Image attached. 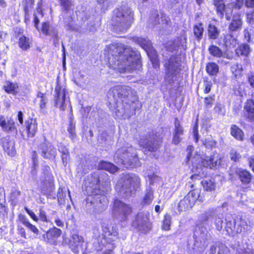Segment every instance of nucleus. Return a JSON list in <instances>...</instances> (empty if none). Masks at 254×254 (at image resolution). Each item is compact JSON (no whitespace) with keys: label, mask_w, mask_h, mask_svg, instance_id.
I'll return each mask as SVG.
<instances>
[{"label":"nucleus","mask_w":254,"mask_h":254,"mask_svg":"<svg viewBox=\"0 0 254 254\" xmlns=\"http://www.w3.org/2000/svg\"><path fill=\"white\" fill-rule=\"evenodd\" d=\"M251 52V49L248 44L240 45L236 50V54L239 56H248Z\"/></svg>","instance_id":"58836bf2"},{"label":"nucleus","mask_w":254,"mask_h":254,"mask_svg":"<svg viewBox=\"0 0 254 254\" xmlns=\"http://www.w3.org/2000/svg\"><path fill=\"white\" fill-rule=\"evenodd\" d=\"M19 219L20 221L26 227L29 223L26 216L21 214L19 215Z\"/></svg>","instance_id":"69168bd1"},{"label":"nucleus","mask_w":254,"mask_h":254,"mask_svg":"<svg viewBox=\"0 0 254 254\" xmlns=\"http://www.w3.org/2000/svg\"><path fill=\"white\" fill-rule=\"evenodd\" d=\"M132 226L143 233L148 232L151 229L147 214L142 212L138 213L132 222Z\"/></svg>","instance_id":"9b49d317"},{"label":"nucleus","mask_w":254,"mask_h":254,"mask_svg":"<svg viewBox=\"0 0 254 254\" xmlns=\"http://www.w3.org/2000/svg\"><path fill=\"white\" fill-rule=\"evenodd\" d=\"M106 55L109 67L120 73L139 69L141 64L137 53L120 43H113L106 47Z\"/></svg>","instance_id":"f257e3e1"},{"label":"nucleus","mask_w":254,"mask_h":254,"mask_svg":"<svg viewBox=\"0 0 254 254\" xmlns=\"http://www.w3.org/2000/svg\"><path fill=\"white\" fill-rule=\"evenodd\" d=\"M153 198V190L152 188H148L146 190V192L143 198L142 203L144 204H149L152 202Z\"/></svg>","instance_id":"37998d69"},{"label":"nucleus","mask_w":254,"mask_h":254,"mask_svg":"<svg viewBox=\"0 0 254 254\" xmlns=\"http://www.w3.org/2000/svg\"><path fill=\"white\" fill-rule=\"evenodd\" d=\"M0 126L4 131L17 133V130L13 120L9 119L6 121L3 117H0Z\"/></svg>","instance_id":"6ab92c4d"},{"label":"nucleus","mask_w":254,"mask_h":254,"mask_svg":"<svg viewBox=\"0 0 254 254\" xmlns=\"http://www.w3.org/2000/svg\"><path fill=\"white\" fill-rule=\"evenodd\" d=\"M207 72L211 75H216L219 71L218 65L214 63H208L206 67Z\"/></svg>","instance_id":"de8ad7c7"},{"label":"nucleus","mask_w":254,"mask_h":254,"mask_svg":"<svg viewBox=\"0 0 254 254\" xmlns=\"http://www.w3.org/2000/svg\"><path fill=\"white\" fill-rule=\"evenodd\" d=\"M214 4L216 7L218 15L220 18H222L225 8V5L223 0H214Z\"/></svg>","instance_id":"2f4dec72"},{"label":"nucleus","mask_w":254,"mask_h":254,"mask_svg":"<svg viewBox=\"0 0 254 254\" xmlns=\"http://www.w3.org/2000/svg\"><path fill=\"white\" fill-rule=\"evenodd\" d=\"M167 19L168 17L166 15L162 14L160 21L158 11L154 10L152 12L151 15L149 18V26L153 28L154 26L160 24L161 22L162 24H167L168 21Z\"/></svg>","instance_id":"f3484780"},{"label":"nucleus","mask_w":254,"mask_h":254,"mask_svg":"<svg viewBox=\"0 0 254 254\" xmlns=\"http://www.w3.org/2000/svg\"><path fill=\"white\" fill-rule=\"evenodd\" d=\"M61 5L65 10L68 9L72 4L70 0H60Z\"/></svg>","instance_id":"bf43d9fd"},{"label":"nucleus","mask_w":254,"mask_h":254,"mask_svg":"<svg viewBox=\"0 0 254 254\" xmlns=\"http://www.w3.org/2000/svg\"><path fill=\"white\" fill-rule=\"evenodd\" d=\"M201 141L206 148H208L215 147L216 145V141L212 137H209L205 140H202Z\"/></svg>","instance_id":"8fccbe9b"},{"label":"nucleus","mask_w":254,"mask_h":254,"mask_svg":"<svg viewBox=\"0 0 254 254\" xmlns=\"http://www.w3.org/2000/svg\"><path fill=\"white\" fill-rule=\"evenodd\" d=\"M41 155L46 159H54L57 155L56 148L50 142H44L39 146Z\"/></svg>","instance_id":"ddd939ff"},{"label":"nucleus","mask_w":254,"mask_h":254,"mask_svg":"<svg viewBox=\"0 0 254 254\" xmlns=\"http://www.w3.org/2000/svg\"><path fill=\"white\" fill-rule=\"evenodd\" d=\"M237 254H254V251L248 248L245 250L241 249L239 250Z\"/></svg>","instance_id":"0e129e2a"},{"label":"nucleus","mask_w":254,"mask_h":254,"mask_svg":"<svg viewBox=\"0 0 254 254\" xmlns=\"http://www.w3.org/2000/svg\"><path fill=\"white\" fill-rule=\"evenodd\" d=\"M200 190L199 189H194L190 191L187 195L188 197H192L196 201L198 200L200 202L203 201V198L200 195Z\"/></svg>","instance_id":"a18cd8bd"},{"label":"nucleus","mask_w":254,"mask_h":254,"mask_svg":"<svg viewBox=\"0 0 254 254\" xmlns=\"http://www.w3.org/2000/svg\"><path fill=\"white\" fill-rule=\"evenodd\" d=\"M62 234V230L56 227H54L50 229L46 234V237H44L45 241L51 244H54L56 240Z\"/></svg>","instance_id":"4be33fe9"},{"label":"nucleus","mask_w":254,"mask_h":254,"mask_svg":"<svg viewBox=\"0 0 254 254\" xmlns=\"http://www.w3.org/2000/svg\"><path fill=\"white\" fill-rule=\"evenodd\" d=\"M171 224V217L168 214H166L164 216V220L163 221L162 228L163 230L167 231L170 229Z\"/></svg>","instance_id":"3c124183"},{"label":"nucleus","mask_w":254,"mask_h":254,"mask_svg":"<svg viewBox=\"0 0 254 254\" xmlns=\"http://www.w3.org/2000/svg\"><path fill=\"white\" fill-rule=\"evenodd\" d=\"M114 159L117 163L127 165L130 167L140 166L136 149L128 143L123 144L116 151Z\"/></svg>","instance_id":"39448f33"},{"label":"nucleus","mask_w":254,"mask_h":254,"mask_svg":"<svg viewBox=\"0 0 254 254\" xmlns=\"http://www.w3.org/2000/svg\"><path fill=\"white\" fill-rule=\"evenodd\" d=\"M131 208L122 201L116 199L113 208V215L120 221H126L131 213Z\"/></svg>","instance_id":"1a4fd4ad"},{"label":"nucleus","mask_w":254,"mask_h":254,"mask_svg":"<svg viewBox=\"0 0 254 254\" xmlns=\"http://www.w3.org/2000/svg\"><path fill=\"white\" fill-rule=\"evenodd\" d=\"M41 32L45 35H50L58 40V32L55 27L50 25L49 22H44L42 24Z\"/></svg>","instance_id":"5701e85b"},{"label":"nucleus","mask_w":254,"mask_h":254,"mask_svg":"<svg viewBox=\"0 0 254 254\" xmlns=\"http://www.w3.org/2000/svg\"><path fill=\"white\" fill-rule=\"evenodd\" d=\"M135 41L145 51L152 47L151 43L147 38L137 37L135 38Z\"/></svg>","instance_id":"c9c22d12"},{"label":"nucleus","mask_w":254,"mask_h":254,"mask_svg":"<svg viewBox=\"0 0 254 254\" xmlns=\"http://www.w3.org/2000/svg\"><path fill=\"white\" fill-rule=\"evenodd\" d=\"M98 168L107 170L111 173H114L118 170V168L113 164L104 161L99 163Z\"/></svg>","instance_id":"7c9ffc66"},{"label":"nucleus","mask_w":254,"mask_h":254,"mask_svg":"<svg viewBox=\"0 0 254 254\" xmlns=\"http://www.w3.org/2000/svg\"><path fill=\"white\" fill-rule=\"evenodd\" d=\"M201 184L205 191H212L215 190L216 184L213 180L206 179L203 180Z\"/></svg>","instance_id":"f704fd0d"},{"label":"nucleus","mask_w":254,"mask_h":254,"mask_svg":"<svg viewBox=\"0 0 254 254\" xmlns=\"http://www.w3.org/2000/svg\"><path fill=\"white\" fill-rule=\"evenodd\" d=\"M245 109L248 112V117L252 121H254V99L253 101L252 105L249 106L247 105Z\"/></svg>","instance_id":"864d4df0"},{"label":"nucleus","mask_w":254,"mask_h":254,"mask_svg":"<svg viewBox=\"0 0 254 254\" xmlns=\"http://www.w3.org/2000/svg\"><path fill=\"white\" fill-rule=\"evenodd\" d=\"M243 70L242 65L238 63L233 64L231 67V71L236 78L242 75Z\"/></svg>","instance_id":"c03bdc74"},{"label":"nucleus","mask_w":254,"mask_h":254,"mask_svg":"<svg viewBox=\"0 0 254 254\" xmlns=\"http://www.w3.org/2000/svg\"><path fill=\"white\" fill-rule=\"evenodd\" d=\"M48 179H46L43 182L42 187V191L44 193H46L51 191L53 188V184L52 179L50 176H48Z\"/></svg>","instance_id":"e433bc0d"},{"label":"nucleus","mask_w":254,"mask_h":254,"mask_svg":"<svg viewBox=\"0 0 254 254\" xmlns=\"http://www.w3.org/2000/svg\"><path fill=\"white\" fill-rule=\"evenodd\" d=\"M61 157L64 166H66L69 159V153L68 152L65 153V154H62Z\"/></svg>","instance_id":"338daca9"},{"label":"nucleus","mask_w":254,"mask_h":254,"mask_svg":"<svg viewBox=\"0 0 254 254\" xmlns=\"http://www.w3.org/2000/svg\"><path fill=\"white\" fill-rule=\"evenodd\" d=\"M214 212L213 211L208 210L202 213L199 216L200 220L203 223L209 221L211 219H213Z\"/></svg>","instance_id":"09e8293b"},{"label":"nucleus","mask_w":254,"mask_h":254,"mask_svg":"<svg viewBox=\"0 0 254 254\" xmlns=\"http://www.w3.org/2000/svg\"><path fill=\"white\" fill-rule=\"evenodd\" d=\"M186 39L185 38L178 37L174 41H170L167 43V49L169 51L173 52L178 49L180 46H184L186 43Z\"/></svg>","instance_id":"b1692460"},{"label":"nucleus","mask_w":254,"mask_h":254,"mask_svg":"<svg viewBox=\"0 0 254 254\" xmlns=\"http://www.w3.org/2000/svg\"><path fill=\"white\" fill-rule=\"evenodd\" d=\"M208 52L210 55L217 58H224L229 60L233 58V56L230 55L227 52H223L222 50L217 46L212 45L208 48Z\"/></svg>","instance_id":"a211bd4d"},{"label":"nucleus","mask_w":254,"mask_h":254,"mask_svg":"<svg viewBox=\"0 0 254 254\" xmlns=\"http://www.w3.org/2000/svg\"><path fill=\"white\" fill-rule=\"evenodd\" d=\"M243 21L240 13L233 16L232 20L228 26V30L230 32L239 31L242 27Z\"/></svg>","instance_id":"aec40b11"},{"label":"nucleus","mask_w":254,"mask_h":254,"mask_svg":"<svg viewBox=\"0 0 254 254\" xmlns=\"http://www.w3.org/2000/svg\"><path fill=\"white\" fill-rule=\"evenodd\" d=\"M249 166L252 168L253 171L254 172V156H252L248 159Z\"/></svg>","instance_id":"774afa93"},{"label":"nucleus","mask_w":254,"mask_h":254,"mask_svg":"<svg viewBox=\"0 0 254 254\" xmlns=\"http://www.w3.org/2000/svg\"><path fill=\"white\" fill-rule=\"evenodd\" d=\"M236 174L238 176L239 178L243 184H248L250 183L252 180L251 174L246 170L238 169L236 171Z\"/></svg>","instance_id":"a878e982"},{"label":"nucleus","mask_w":254,"mask_h":254,"mask_svg":"<svg viewBox=\"0 0 254 254\" xmlns=\"http://www.w3.org/2000/svg\"><path fill=\"white\" fill-rule=\"evenodd\" d=\"M161 141L156 135L152 134L141 136L139 140L140 147L144 149V151L155 152L160 147Z\"/></svg>","instance_id":"9d476101"},{"label":"nucleus","mask_w":254,"mask_h":254,"mask_svg":"<svg viewBox=\"0 0 254 254\" xmlns=\"http://www.w3.org/2000/svg\"><path fill=\"white\" fill-rule=\"evenodd\" d=\"M26 128L28 137H33L37 130V123L35 120L29 119L26 121Z\"/></svg>","instance_id":"393cba45"},{"label":"nucleus","mask_w":254,"mask_h":254,"mask_svg":"<svg viewBox=\"0 0 254 254\" xmlns=\"http://www.w3.org/2000/svg\"><path fill=\"white\" fill-rule=\"evenodd\" d=\"M187 158L188 161L190 162L192 165L196 168L203 166L211 169L216 166L217 164L218 158L215 157L214 156H207L202 159L199 155L193 156L192 153L189 152Z\"/></svg>","instance_id":"6e6552de"},{"label":"nucleus","mask_w":254,"mask_h":254,"mask_svg":"<svg viewBox=\"0 0 254 254\" xmlns=\"http://www.w3.org/2000/svg\"><path fill=\"white\" fill-rule=\"evenodd\" d=\"M175 127L174 134L180 135H182L183 134V127L180 126L177 119H175Z\"/></svg>","instance_id":"6e6d98bb"},{"label":"nucleus","mask_w":254,"mask_h":254,"mask_svg":"<svg viewBox=\"0 0 254 254\" xmlns=\"http://www.w3.org/2000/svg\"><path fill=\"white\" fill-rule=\"evenodd\" d=\"M102 226V236L97 237L96 239L100 247L102 245L107 247L108 250L98 254H114L111 249L115 247L114 242L119 239L117 226L108 221L103 222Z\"/></svg>","instance_id":"20e7f679"},{"label":"nucleus","mask_w":254,"mask_h":254,"mask_svg":"<svg viewBox=\"0 0 254 254\" xmlns=\"http://www.w3.org/2000/svg\"><path fill=\"white\" fill-rule=\"evenodd\" d=\"M193 135L195 142H197L198 141L199 135L198 131V126L197 124H196L193 127Z\"/></svg>","instance_id":"052dcab7"},{"label":"nucleus","mask_w":254,"mask_h":254,"mask_svg":"<svg viewBox=\"0 0 254 254\" xmlns=\"http://www.w3.org/2000/svg\"><path fill=\"white\" fill-rule=\"evenodd\" d=\"M89 185L86 190L91 194L86 199V207L93 209L96 213L105 210L108 205V199L104 195L110 188V182L108 175L105 172L97 173L88 176Z\"/></svg>","instance_id":"f03ea898"},{"label":"nucleus","mask_w":254,"mask_h":254,"mask_svg":"<svg viewBox=\"0 0 254 254\" xmlns=\"http://www.w3.org/2000/svg\"><path fill=\"white\" fill-rule=\"evenodd\" d=\"M72 115L70 117V123L67 128V131L70 134L72 139L75 136V124L74 123L72 118Z\"/></svg>","instance_id":"603ef678"},{"label":"nucleus","mask_w":254,"mask_h":254,"mask_svg":"<svg viewBox=\"0 0 254 254\" xmlns=\"http://www.w3.org/2000/svg\"><path fill=\"white\" fill-rule=\"evenodd\" d=\"M214 221V224L217 230H221L223 226L224 217L222 214L220 213L214 212V215L213 218Z\"/></svg>","instance_id":"72a5a7b5"},{"label":"nucleus","mask_w":254,"mask_h":254,"mask_svg":"<svg viewBox=\"0 0 254 254\" xmlns=\"http://www.w3.org/2000/svg\"><path fill=\"white\" fill-rule=\"evenodd\" d=\"M187 198L188 197L186 195L179 202L178 204V209L180 211H185L192 207V206L190 204Z\"/></svg>","instance_id":"a19ab883"},{"label":"nucleus","mask_w":254,"mask_h":254,"mask_svg":"<svg viewBox=\"0 0 254 254\" xmlns=\"http://www.w3.org/2000/svg\"><path fill=\"white\" fill-rule=\"evenodd\" d=\"M83 243L82 237L77 234L73 235L69 241V246L74 253H78L79 250L82 249Z\"/></svg>","instance_id":"dca6fc26"},{"label":"nucleus","mask_w":254,"mask_h":254,"mask_svg":"<svg viewBox=\"0 0 254 254\" xmlns=\"http://www.w3.org/2000/svg\"><path fill=\"white\" fill-rule=\"evenodd\" d=\"M228 248L224 244L216 243L211 246L209 254H227Z\"/></svg>","instance_id":"bb28decb"},{"label":"nucleus","mask_w":254,"mask_h":254,"mask_svg":"<svg viewBox=\"0 0 254 254\" xmlns=\"http://www.w3.org/2000/svg\"><path fill=\"white\" fill-rule=\"evenodd\" d=\"M224 45L228 49L232 48L238 44V40L232 34H227L224 36Z\"/></svg>","instance_id":"cd10ccee"},{"label":"nucleus","mask_w":254,"mask_h":254,"mask_svg":"<svg viewBox=\"0 0 254 254\" xmlns=\"http://www.w3.org/2000/svg\"><path fill=\"white\" fill-rule=\"evenodd\" d=\"M231 134L233 136H234L238 140H242L243 139V132L236 125H233L231 127Z\"/></svg>","instance_id":"79ce46f5"},{"label":"nucleus","mask_w":254,"mask_h":254,"mask_svg":"<svg viewBox=\"0 0 254 254\" xmlns=\"http://www.w3.org/2000/svg\"><path fill=\"white\" fill-rule=\"evenodd\" d=\"M134 92L126 86H116L111 88L108 92L107 96L110 104L116 105L122 102L124 114L133 115L136 109V103L133 96ZM117 107H119L117 105Z\"/></svg>","instance_id":"7ed1b4c3"},{"label":"nucleus","mask_w":254,"mask_h":254,"mask_svg":"<svg viewBox=\"0 0 254 254\" xmlns=\"http://www.w3.org/2000/svg\"><path fill=\"white\" fill-rule=\"evenodd\" d=\"M1 144L3 149L8 155L14 156L16 151L15 149V142L13 139L9 136L2 137L1 139Z\"/></svg>","instance_id":"4468645a"},{"label":"nucleus","mask_w":254,"mask_h":254,"mask_svg":"<svg viewBox=\"0 0 254 254\" xmlns=\"http://www.w3.org/2000/svg\"><path fill=\"white\" fill-rule=\"evenodd\" d=\"M3 89L7 93L15 95L18 93V85L17 83L6 81L3 85Z\"/></svg>","instance_id":"c85d7f7f"},{"label":"nucleus","mask_w":254,"mask_h":254,"mask_svg":"<svg viewBox=\"0 0 254 254\" xmlns=\"http://www.w3.org/2000/svg\"><path fill=\"white\" fill-rule=\"evenodd\" d=\"M34 0H23L24 10L25 12V20H29V11L33 8Z\"/></svg>","instance_id":"4c0bfd02"},{"label":"nucleus","mask_w":254,"mask_h":254,"mask_svg":"<svg viewBox=\"0 0 254 254\" xmlns=\"http://www.w3.org/2000/svg\"><path fill=\"white\" fill-rule=\"evenodd\" d=\"M180 64L178 58L172 56L165 64L166 78L173 77L179 69Z\"/></svg>","instance_id":"f8f14e48"},{"label":"nucleus","mask_w":254,"mask_h":254,"mask_svg":"<svg viewBox=\"0 0 254 254\" xmlns=\"http://www.w3.org/2000/svg\"><path fill=\"white\" fill-rule=\"evenodd\" d=\"M27 228H28L31 232L34 233V234L38 235L39 233V230L37 228V227L31 224L30 222L29 224L26 226Z\"/></svg>","instance_id":"e2e57ef3"},{"label":"nucleus","mask_w":254,"mask_h":254,"mask_svg":"<svg viewBox=\"0 0 254 254\" xmlns=\"http://www.w3.org/2000/svg\"><path fill=\"white\" fill-rule=\"evenodd\" d=\"M113 19L116 29L124 32L130 27L133 21V13L130 8L122 6L114 10Z\"/></svg>","instance_id":"0eeeda50"},{"label":"nucleus","mask_w":254,"mask_h":254,"mask_svg":"<svg viewBox=\"0 0 254 254\" xmlns=\"http://www.w3.org/2000/svg\"><path fill=\"white\" fill-rule=\"evenodd\" d=\"M55 92L56 93L54 99L55 105L61 110L64 111L65 110L66 92L64 89H62L60 87H56Z\"/></svg>","instance_id":"2eb2a0df"},{"label":"nucleus","mask_w":254,"mask_h":254,"mask_svg":"<svg viewBox=\"0 0 254 254\" xmlns=\"http://www.w3.org/2000/svg\"><path fill=\"white\" fill-rule=\"evenodd\" d=\"M39 217L41 221L46 222H49L45 211L42 209H40Z\"/></svg>","instance_id":"680f3d73"},{"label":"nucleus","mask_w":254,"mask_h":254,"mask_svg":"<svg viewBox=\"0 0 254 254\" xmlns=\"http://www.w3.org/2000/svg\"><path fill=\"white\" fill-rule=\"evenodd\" d=\"M247 21L251 24L252 28L250 31L248 29L244 30L245 39L250 41L251 39L254 42V12L247 14Z\"/></svg>","instance_id":"412c9836"},{"label":"nucleus","mask_w":254,"mask_h":254,"mask_svg":"<svg viewBox=\"0 0 254 254\" xmlns=\"http://www.w3.org/2000/svg\"><path fill=\"white\" fill-rule=\"evenodd\" d=\"M19 46L23 50H26L30 48V39L22 35L19 37L18 42Z\"/></svg>","instance_id":"49530a36"},{"label":"nucleus","mask_w":254,"mask_h":254,"mask_svg":"<svg viewBox=\"0 0 254 254\" xmlns=\"http://www.w3.org/2000/svg\"><path fill=\"white\" fill-rule=\"evenodd\" d=\"M235 225L236 222L234 219L227 221L225 228L228 234L233 235L235 233H238L243 231L242 228L241 229L238 228L236 229Z\"/></svg>","instance_id":"c756f323"},{"label":"nucleus","mask_w":254,"mask_h":254,"mask_svg":"<svg viewBox=\"0 0 254 254\" xmlns=\"http://www.w3.org/2000/svg\"><path fill=\"white\" fill-rule=\"evenodd\" d=\"M214 111L219 115H224L225 112L224 105L220 103H216L214 108Z\"/></svg>","instance_id":"5fc2aeb1"},{"label":"nucleus","mask_w":254,"mask_h":254,"mask_svg":"<svg viewBox=\"0 0 254 254\" xmlns=\"http://www.w3.org/2000/svg\"><path fill=\"white\" fill-rule=\"evenodd\" d=\"M230 156L231 159L235 162L239 161L241 158V155L234 149L231 150Z\"/></svg>","instance_id":"4d7b16f0"},{"label":"nucleus","mask_w":254,"mask_h":254,"mask_svg":"<svg viewBox=\"0 0 254 254\" xmlns=\"http://www.w3.org/2000/svg\"><path fill=\"white\" fill-rule=\"evenodd\" d=\"M140 179L133 174L124 175L117 183L116 190L120 195L128 197L134 194L139 187Z\"/></svg>","instance_id":"423d86ee"},{"label":"nucleus","mask_w":254,"mask_h":254,"mask_svg":"<svg viewBox=\"0 0 254 254\" xmlns=\"http://www.w3.org/2000/svg\"><path fill=\"white\" fill-rule=\"evenodd\" d=\"M193 34L196 39L199 41L202 38L204 32V28L202 23L196 24L193 27Z\"/></svg>","instance_id":"ea45409f"},{"label":"nucleus","mask_w":254,"mask_h":254,"mask_svg":"<svg viewBox=\"0 0 254 254\" xmlns=\"http://www.w3.org/2000/svg\"><path fill=\"white\" fill-rule=\"evenodd\" d=\"M207 32L209 38L213 40L216 39L220 34V30L212 24H209Z\"/></svg>","instance_id":"473e14b6"},{"label":"nucleus","mask_w":254,"mask_h":254,"mask_svg":"<svg viewBox=\"0 0 254 254\" xmlns=\"http://www.w3.org/2000/svg\"><path fill=\"white\" fill-rule=\"evenodd\" d=\"M215 100V96L212 95L204 98V104L207 107L211 106Z\"/></svg>","instance_id":"13d9d810"}]
</instances>
